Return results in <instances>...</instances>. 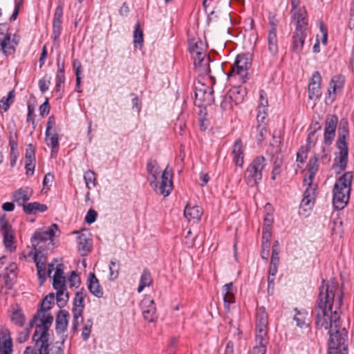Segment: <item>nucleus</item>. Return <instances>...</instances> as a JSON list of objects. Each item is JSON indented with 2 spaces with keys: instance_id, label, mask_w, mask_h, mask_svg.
I'll use <instances>...</instances> for the list:
<instances>
[{
  "instance_id": "obj_59",
  "label": "nucleus",
  "mask_w": 354,
  "mask_h": 354,
  "mask_svg": "<svg viewBox=\"0 0 354 354\" xmlns=\"http://www.w3.org/2000/svg\"><path fill=\"white\" fill-rule=\"evenodd\" d=\"M12 229L10 224L8 223V222L6 221V214L2 215L0 216V231H8Z\"/></svg>"
},
{
  "instance_id": "obj_45",
  "label": "nucleus",
  "mask_w": 354,
  "mask_h": 354,
  "mask_svg": "<svg viewBox=\"0 0 354 354\" xmlns=\"http://www.w3.org/2000/svg\"><path fill=\"white\" fill-rule=\"evenodd\" d=\"M53 288L58 291L59 290H66V277H53Z\"/></svg>"
},
{
  "instance_id": "obj_58",
  "label": "nucleus",
  "mask_w": 354,
  "mask_h": 354,
  "mask_svg": "<svg viewBox=\"0 0 354 354\" xmlns=\"http://www.w3.org/2000/svg\"><path fill=\"white\" fill-rule=\"evenodd\" d=\"M97 216V213L96 212V211H95L93 209H90L87 212V214L85 216V221L88 224H91L95 221Z\"/></svg>"
},
{
  "instance_id": "obj_20",
  "label": "nucleus",
  "mask_w": 354,
  "mask_h": 354,
  "mask_svg": "<svg viewBox=\"0 0 354 354\" xmlns=\"http://www.w3.org/2000/svg\"><path fill=\"white\" fill-rule=\"evenodd\" d=\"M69 313L66 310H60L56 315V330L57 333H64L68 326V317Z\"/></svg>"
},
{
  "instance_id": "obj_16",
  "label": "nucleus",
  "mask_w": 354,
  "mask_h": 354,
  "mask_svg": "<svg viewBox=\"0 0 354 354\" xmlns=\"http://www.w3.org/2000/svg\"><path fill=\"white\" fill-rule=\"evenodd\" d=\"M55 295L54 293H50L46 295L42 300L40 308L37 310V313L33 316L32 319L30 321V327L33 326V324L39 319L40 315L46 313L48 310L51 308V305L54 304Z\"/></svg>"
},
{
  "instance_id": "obj_22",
  "label": "nucleus",
  "mask_w": 354,
  "mask_h": 354,
  "mask_svg": "<svg viewBox=\"0 0 354 354\" xmlns=\"http://www.w3.org/2000/svg\"><path fill=\"white\" fill-rule=\"evenodd\" d=\"M270 24L272 25V28L269 31L268 37V49L271 54L274 55L278 52L276 24H274L273 22H271Z\"/></svg>"
},
{
  "instance_id": "obj_61",
  "label": "nucleus",
  "mask_w": 354,
  "mask_h": 354,
  "mask_svg": "<svg viewBox=\"0 0 354 354\" xmlns=\"http://www.w3.org/2000/svg\"><path fill=\"white\" fill-rule=\"evenodd\" d=\"M50 112V105L48 98H46L44 102L39 106V113L42 117L48 115Z\"/></svg>"
},
{
  "instance_id": "obj_53",
  "label": "nucleus",
  "mask_w": 354,
  "mask_h": 354,
  "mask_svg": "<svg viewBox=\"0 0 354 354\" xmlns=\"http://www.w3.org/2000/svg\"><path fill=\"white\" fill-rule=\"evenodd\" d=\"M30 325L29 324V327L26 328L24 331H21L19 333L17 337V342L20 344L25 342L29 337L30 329Z\"/></svg>"
},
{
  "instance_id": "obj_34",
  "label": "nucleus",
  "mask_w": 354,
  "mask_h": 354,
  "mask_svg": "<svg viewBox=\"0 0 354 354\" xmlns=\"http://www.w3.org/2000/svg\"><path fill=\"white\" fill-rule=\"evenodd\" d=\"M15 97V91H10L6 97H3L0 100V113L6 112L10 104H12Z\"/></svg>"
},
{
  "instance_id": "obj_30",
  "label": "nucleus",
  "mask_w": 354,
  "mask_h": 354,
  "mask_svg": "<svg viewBox=\"0 0 354 354\" xmlns=\"http://www.w3.org/2000/svg\"><path fill=\"white\" fill-rule=\"evenodd\" d=\"M268 315L264 307H260L257 312L256 328H268Z\"/></svg>"
},
{
  "instance_id": "obj_27",
  "label": "nucleus",
  "mask_w": 354,
  "mask_h": 354,
  "mask_svg": "<svg viewBox=\"0 0 354 354\" xmlns=\"http://www.w3.org/2000/svg\"><path fill=\"white\" fill-rule=\"evenodd\" d=\"M159 167L157 161L156 160L150 159L147 165V171L148 174L150 176L149 180L150 181V185H152L153 183L157 180V176L159 174Z\"/></svg>"
},
{
  "instance_id": "obj_7",
  "label": "nucleus",
  "mask_w": 354,
  "mask_h": 354,
  "mask_svg": "<svg viewBox=\"0 0 354 354\" xmlns=\"http://www.w3.org/2000/svg\"><path fill=\"white\" fill-rule=\"evenodd\" d=\"M250 66L251 62L249 60L248 55H238L231 71L227 74V77H238L240 82L245 83L248 80V70Z\"/></svg>"
},
{
  "instance_id": "obj_19",
  "label": "nucleus",
  "mask_w": 354,
  "mask_h": 354,
  "mask_svg": "<svg viewBox=\"0 0 354 354\" xmlns=\"http://www.w3.org/2000/svg\"><path fill=\"white\" fill-rule=\"evenodd\" d=\"M247 94L246 88L242 86H235L232 88L227 93L230 100L236 105L241 103Z\"/></svg>"
},
{
  "instance_id": "obj_55",
  "label": "nucleus",
  "mask_w": 354,
  "mask_h": 354,
  "mask_svg": "<svg viewBox=\"0 0 354 354\" xmlns=\"http://www.w3.org/2000/svg\"><path fill=\"white\" fill-rule=\"evenodd\" d=\"M68 282L70 287L78 286L80 284V278L75 271H73L68 277Z\"/></svg>"
},
{
  "instance_id": "obj_8",
  "label": "nucleus",
  "mask_w": 354,
  "mask_h": 354,
  "mask_svg": "<svg viewBox=\"0 0 354 354\" xmlns=\"http://www.w3.org/2000/svg\"><path fill=\"white\" fill-rule=\"evenodd\" d=\"M17 44L18 41H15V37L11 39L8 26L6 24H0V48L3 53L6 56L14 54Z\"/></svg>"
},
{
  "instance_id": "obj_49",
  "label": "nucleus",
  "mask_w": 354,
  "mask_h": 354,
  "mask_svg": "<svg viewBox=\"0 0 354 354\" xmlns=\"http://www.w3.org/2000/svg\"><path fill=\"white\" fill-rule=\"evenodd\" d=\"M73 324H72V330L73 332H76L78 329V326H80V323L83 321L82 314H80V313H73Z\"/></svg>"
},
{
  "instance_id": "obj_63",
  "label": "nucleus",
  "mask_w": 354,
  "mask_h": 354,
  "mask_svg": "<svg viewBox=\"0 0 354 354\" xmlns=\"http://www.w3.org/2000/svg\"><path fill=\"white\" fill-rule=\"evenodd\" d=\"M35 160H26V166H25L26 171V174L28 176H31L34 174L35 166Z\"/></svg>"
},
{
  "instance_id": "obj_64",
  "label": "nucleus",
  "mask_w": 354,
  "mask_h": 354,
  "mask_svg": "<svg viewBox=\"0 0 354 354\" xmlns=\"http://www.w3.org/2000/svg\"><path fill=\"white\" fill-rule=\"evenodd\" d=\"M232 100H230L229 96L227 95L221 103V108L223 111L230 110L232 108Z\"/></svg>"
},
{
  "instance_id": "obj_56",
  "label": "nucleus",
  "mask_w": 354,
  "mask_h": 354,
  "mask_svg": "<svg viewBox=\"0 0 354 354\" xmlns=\"http://www.w3.org/2000/svg\"><path fill=\"white\" fill-rule=\"evenodd\" d=\"M26 160H35V150L32 144H29L26 151Z\"/></svg>"
},
{
  "instance_id": "obj_12",
  "label": "nucleus",
  "mask_w": 354,
  "mask_h": 354,
  "mask_svg": "<svg viewBox=\"0 0 354 354\" xmlns=\"http://www.w3.org/2000/svg\"><path fill=\"white\" fill-rule=\"evenodd\" d=\"M144 319L149 322H153L157 319L156 308L153 299L146 296L141 301Z\"/></svg>"
},
{
  "instance_id": "obj_32",
  "label": "nucleus",
  "mask_w": 354,
  "mask_h": 354,
  "mask_svg": "<svg viewBox=\"0 0 354 354\" xmlns=\"http://www.w3.org/2000/svg\"><path fill=\"white\" fill-rule=\"evenodd\" d=\"M3 243L6 249L10 252H14L16 250V245H14L13 230L3 232Z\"/></svg>"
},
{
  "instance_id": "obj_51",
  "label": "nucleus",
  "mask_w": 354,
  "mask_h": 354,
  "mask_svg": "<svg viewBox=\"0 0 354 354\" xmlns=\"http://www.w3.org/2000/svg\"><path fill=\"white\" fill-rule=\"evenodd\" d=\"M308 178H305L304 179V183H306L308 185V187H311L315 191H316V189L317 188V185L313 184V180L315 178V174L317 172L308 171Z\"/></svg>"
},
{
  "instance_id": "obj_15",
  "label": "nucleus",
  "mask_w": 354,
  "mask_h": 354,
  "mask_svg": "<svg viewBox=\"0 0 354 354\" xmlns=\"http://www.w3.org/2000/svg\"><path fill=\"white\" fill-rule=\"evenodd\" d=\"M32 192V190L28 187H21L12 192V198L18 205L24 207L27 205L26 202L30 199Z\"/></svg>"
},
{
  "instance_id": "obj_46",
  "label": "nucleus",
  "mask_w": 354,
  "mask_h": 354,
  "mask_svg": "<svg viewBox=\"0 0 354 354\" xmlns=\"http://www.w3.org/2000/svg\"><path fill=\"white\" fill-rule=\"evenodd\" d=\"M278 265H271L268 272V288L271 286L274 288V277L277 272Z\"/></svg>"
},
{
  "instance_id": "obj_21",
  "label": "nucleus",
  "mask_w": 354,
  "mask_h": 354,
  "mask_svg": "<svg viewBox=\"0 0 354 354\" xmlns=\"http://www.w3.org/2000/svg\"><path fill=\"white\" fill-rule=\"evenodd\" d=\"M202 214L203 212L201 207L197 205L190 207L189 204L185 206L184 216L187 219V221H190L191 220H194L196 221H198L201 219Z\"/></svg>"
},
{
  "instance_id": "obj_60",
  "label": "nucleus",
  "mask_w": 354,
  "mask_h": 354,
  "mask_svg": "<svg viewBox=\"0 0 354 354\" xmlns=\"http://www.w3.org/2000/svg\"><path fill=\"white\" fill-rule=\"evenodd\" d=\"M270 243H262L261 257L265 260H268L270 254Z\"/></svg>"
},
{
  "instance_id": "obj_24",
  "label": "nucleus",
  "mask_w": 354,
  "mask_h": 354,
  "mask_svg": "<svg viewBox=\"0 0 354 354\" xmlns=\"http://www.w3.org/2000/svg\"><path fill=\"white\" fill-rule=\"evenodd\" d=\"M233 283L232 282L226 283L223 286L224 306L227 311L230 310L231 304L234 302V295L232 292Z\"/></svg>"
},
{
  "instance_id": "obj_62",
  "label": "nucleus",
  "mask_w": 354,
  "mask_h": 354,
  "mask_svg": "<svg viewBox=\"0 0 354 354\" xmlns=\"http://www.w3.org/2000/svg\"><path fill=\"white\" fill-rule=\"evenodd\" d=\"M316 132H317L316 129H313L309 132L308 138H307V145H310L312 147H314L315 145L316 142L317 140V138L316 136Z\"/></svg>"
},
{
  "instance_id": "obj_3",
  "label": "nucleus",
  "mask_w": 354,
  "mask_h": 354,
  "mask_svg": "<svg viewBox=\"0 0 354 354\" xmlns=\"http://www.w3.org/2000/svg\"><path fill=\"white\" fill-rule=\"evenodd\" d=\"M292 19L295 24V30L292 37V48L295 53H299L303 49L308 31V19L306 8L303 7L298 12H293Z\"/></svg>"
},
{
  "instance_id": "obj_35",
  "label": "nucleus",
  "mask_w": 354,
  "mask_h": 354,
  "mask_svg": "<svg viewBox=\"0 0 354 354\" xmlns=\"http://www.w3.org/2000/svg\"><path fill=\"white\" fill-rule=\"evenodd\" d=\"M345 78L343 75H335L330 83V87L333 88V94L335 95L337 92L340 91L344 86Z\"/></svg>"
},
{
  "instance_id": "obj_6",
  "label": "nucleus",
  "mask_w": 354,
  "mask_h": 354,
  "mask_svg": "<svg viewBox=\"0 0 354 354\" xmlns=\"http://www.w3.org/2000/svg\"><path fill=\"white\" fill-rule=\"evenodd\" d=\"M266 159L263 156H257L251 162L244 174L247 185L254 187L259 184L262 178V171L264 169Z\"/></svg>"
},
{
  "instance_id": "obj_17",
  "label": "nucleus",
  "mask_w": 354,
  "mask_h": 354,
  "mask_svg": "<svg viewBox=\"0 0 354 354\" xmlns=\"http://www.w3.org/2000/svg\"><path fill=\"white\" fill-rule=\"evenodd\" d=\"M316 196V191L311 187H307L300 203V209L305 212L311 209L314 205Z\"/></svg>"
},
{
  "instance_id": "obj_5",
  "label": "nucleus",
  "mask_w": 354,
  "mask_h": 354,
  "mask_svg": "<svg viewBox=\"0 0 354 354\" xmlns=\"http://www.w3.org/2000/svg\"><path fill=\"white\" fill-rule=\"evenodd\" d=\"M348 134V121L342 119L338 127V138L336 141V147L339 150V155L335 160V165L339 167L342 171L346 170L348 163V147L346 139Z\"/></svg>"
},
{
  "instance_id": "obj_37",
  "label": "nucleus",
  "mask_w": 354,
  "mask_h": 354,
  "mask_svg": "<svg viewBox=\"0 0 354 354\" xmlns=\"http://www.w3.org/2000/svg\"><path fill=\"white\" fill-rule=\"evenodd\" d=\"M256 342L259 344H268V328H256Z\"/></svg>"
},
{
  "instance_id": "obj_18",
  "label": "nucleus",
  "mask_w": 354,
  "mask_h": 354,
  "mask_svg": "<svg viewBox=\"0 0 354 354\" xmlns=\"http://www.w3.org/2000/svg\"><path fill=\"white\" fill-rule=\"evenodd\" d=\"M88 288L94 296L101 298L103 296V290L99 283V281L93 272L89 273L88 277Z\"/></svg>"
},
{
  "instance_id": "obj_14",
  "label": "nucleus",
  "mask_w": 354,
  "mask_h": 354,
  "mask_svg": "<svg viewBox=\"0 0 354 354\" xmlns=\"http://www.w3.org/2000/svg\"><path fill=\"white\" fill-rule=\"evenodd\" d=\"M321 75L315 71L310 79L308 85V97L310 100H317L321 96L320 82Z\"/></svg>"
},
{
  "instance_id": "obj_48",
  "label": "nucleus",
  "mask_w": 354,
  "mask_h": 354,
  "mask_svg": "<svg viewBox=\"0 0 354 354\" xmlns=\"http://www.w3.org/2000/svg\"><path fill=\"white\" fill-rule=\"evenodd\" d=\"M46 142L47 145L51 146L52 148H57L59 146L58 134L57 133H53L50 132V136H46Z\"/></svg>"
},
{
  "instance_id": "obj_54",
  "label": "nucleus",
  "mask_w": 354,
  "mask_h": 354,
  "mask_svg": "<svg viewBox=\"0 0 354 354\" xmlns=\"http://www.w3.org/2000/svg\"><path fill=\"white\" fill-rule=\"evenodd\" d=\"M282 164V160L280 159H276L274 162V167L272 171V179L274 180L277 175H279L281 173V166Z\"/></svg>"
},
{
  "instance_id": "obj_9",
  "label": "nucleus",
  "mask_w": 354,
  "mask_h": 354,
  "mask_svg": "<svg viewBox=\"0 0 354 354\" xmlns=\"http://www.w3.org/2000/svg\"><path fill=\"white\" fill-rule=\"evenodd\" d=\"M210 57L207 56L206 53H197V57H194V65L196 73L199 76L208 75L209 78L214 84L216 83V78L214 75H211L210 67Z\"/></svg>"
},
{
  "instance_id": "obj_13",
  "label": "nucleus",
  "mask_w": 354,
  "mask_h": 354,
  "mask_svg": "<svg viewBox=\"0 0 354 354\" xmlns=\"http://www.w3.org/2000/svg\"><path fill=\"white\" fill-rule=\"evenodd\" d=\"M63 15V8L59 5L55 11L53 23V38L54 44L59 46L58 39L62 32V20L61 18Z\"/></svg>"
},
{
  "instance_id": "obj_38",
  "label": "nucleus",
  "mask_w": 354,
  "mask_h": 354,
  "mask_svg": "<svg viewBox=\"0 0 354 354\" xmlns=\"http://www.w3.org/2000/svg\"><path fill=\"white\" fill-rule=\"evenodd\" d=\"M257 134L256 138L259 145H261L262 142L266 139L268 134L267 124L259 123L257 127Z\"/></svg>"
},
{
  "instance_id": "obj_50",
  "label": "nucleus",
  "mask_w": 354,
  "mask_h": 354,
  "mask_svg": "<svg viewBox=\"0 0 354 354\" xmlns=\"http://www.w3.org/2000/svg\"><path fill=\"white\" fill-rule=\"evenodd\" d=\"M318 156L315 155L313 158H311L308 164V171L317 172L318 170Z\"/></svg>"
},
{
  "instance_id": "obj_42",
  "label": "nucleus",
  "mask_w": 354,
  "mask_h": 354,
  "mask_svg": "<svg viewBox=\"0 0 354 354\" xmlns=\"http://www.w3.org/2000/svg\"><path fill=\"white\" fill-rule=\"evenodd\" d=\"M12 322L19 326H22L25 323V316L21 310H17L12 313L11 316Z\"/></svg>"
},
{
  "instance_id": "obj_29",
  "label": "nucleus",
  "mask_w": 354,
  "mask_h": 354,
  "mask_svg": "<svg viewBox=\"0 0 354 354\" xmlns=\"http://www.w3.org/2000/svg\"><path fill=\"white\" fill-rule=\"evenodd\" d=\"M48 239H50L45 231H36L30 240L32 250L40 249V248H37L38 245L41 243L46 242Z\"/></svg>"
},
{
  "instance_id": "obj_28",
  "label": "nucleus",
  "mask_w": 354,
  "mask_h": 354,
  "mask_svg": "<svg viewBox=\"0 0 354 354\" xmlns=\"http://www.w3.org/2000/svg\"><path fill=\"white\" fill-rule=\"evenodd\" d=\"M47 209L48 207L46 205L38 202L29 203L24 206V212L26 214H35L37 212H44Z\"/></svg>"
},
{
  "instance_id": "obj_44",
  "label": "nucleus",
  "mask_w": 354,
  "mask_h": 354,
  "mask_svg": "<svg viewBox=\"0 0 354 354\" xmlns=\"http://www.w3.org/2000/svg\"><path fill=\"white\" fill-rule=\"evenodd\" d=\"M204 46L202 41L198 40V41H196L194 44L192 43L189 44V52L194 57H197V53H205L204 52L203 46Z\"/></svg>"
},
{
  "instance_id": "obj_2",
  "label": "nucleus",
  "mask_w": 354,
  "mask_h": 354,
  "mask_svg": "<svg viewBox=\"0 0 354 354\" xmlns=\"http://www.w3.org/2000/svg\"><path fill=\"white\" fill-rule=\"evenodd\" d=\"M53 322V317L49 313H43L40 315L39 319L33 324L37 328H39V330H35L32 340L35 342V348L36 352L34 354H48V330Z\"/></svg>"
},
{
  "instance_id": "obj_40",
  "label": "nucleus",
  "mask_w": 354,
  "mask_h": 354,
  "mask_svg": "<svg viewBox=\"0 0 354 354\" xmlns=\"http://www.w3.org/2000/svg\"><path fill=\"white\" fill-rule=\"evenodd\" d=\"M56 298L57 306L62 308L66 304L69 299L68 292H67L66 290H58L56 294Z\"/></svg>"
},
{
  "instance_id": "obj_39",
  "label": "nucleus",
  "mask_w": 354,
  "mask_h": 354,
  "mask_svg": "<svg viewBox=\"0 0 354 354\" xmlns=\"http://www.w3.org/2000/svg\"><path fill=\"white\" fill-rule=\"evenodd\" d=\"M143 41V32L140 28V23L138 22L135 26V30L133 32V43L136 46L138 45L142 46Z\"/></svg>"
},
{
  "instance_id": "obj_25",
  "label": "nucleus",
  "mask_w": 354,
  "mask_h": 354,
  "mask_svg": "<svg viewBox=\"0 0 354 354\" xmlns=\"http://www.w3.org/2000/svg\"><path fill=\"white\" fill-rule=\"evenodd\" d=\"M232 154L234 161L237 166L241 167L243 164V150L241 139H237L233 146Z\"/></svg>"
},
{
  "instance_id": "obj_31",
  "label": "nucleus",
  "mask_w": 354,
  "mask_h": 354,
  "mask_svg": "<svg viewBox=\"0 0 354 354\" xmlns=\"http://www.w3.org/2000/svg\"><path fill=\"white\" fill-rule=\"evenodd\" d=\"M153 279L151 272L147 268H145L142 273L140 285L138 288V292H141L145 287H149L151 285Z\"/></svg>"
},
{
  "instance_id": "obj_4",
  "label": "nucleus",
  "mask_w": 354,
  "mask_h": 354,
  "mask_svg": "<svg viewBox=\"0 0 354 354\" xmlns=\"http://www.w3.org/2000/svg\"><path fill=\"white\" fill-rule=\"evenodd\" d=\"M353 173H344L336 181L333 187V203L335 209H342L348 203L351 190Z\"/></svg>"
},
{
  "instance_id": "obj_23",
  "label": "nucleus",
  "mask_w": 354,
  "mask_h": 354,
  "mask_svg": "<svg viewBox=\"0 0 354 354\" xmlns=\"http://www.w3.org/2000/svg\"><path fill=\"white\" fill-rule=\"evenodd\" d=\"M86 297V294L84 292L83 290L80 291H77L75 293V298L73 299V309L72 313H80V314L83 313L84 309V299Z\"/></svg>"
},
{
  "instance_id": "obj_26",
  "label": "nucleus",
  "mask_w": 354,
  "mask_h": 354,
  "mask_svg": "<svg viewBox=\"0 0 354 354\" xmlns=\"http://www.w3.org/2000/svg\"><path fill=\"white\" fill-rule=\"evenodd\" d=\"M296 312L294 316V320L297 322V326L301 328H308L309 326V319L308 318V312L305 310H298L295 308Z\"/></svg>"
},
{
  "instance_id": "obj_10",
  "label": "nucleus",
  "mask_w": 354,
  "mask_h": 354,
  "mask_svg": "<svg viewBox=\"0 0 354 354\" xmlns=\"http://www.w3.org/2000/svg\"><path fill=\"white\" fill-rule=\"evenodd\" d=\"M338 123L336 115H328L325 120L324 142L326 145H330L335 136V131Z\"/></svg>"
},
{
  "instance_id": "obj_11",
  "label": "nucleus",
  "mask_w": 354,
  "mask_h": 354,
  "mask_svg": "<svg viewBox=\"0 0 354 354\" xmlns=\"http://www.w3.org/2000/svg\"><path fill=\"white\" fill-rule=\"evenodd\" d=\"M13 343L10 330L6 327L0 330V354H12Z\"/></svg>"
},
{
  "instance_id": "obj_47",
  "label": "nucleus",
  "mask_w": 354,
  "mask_h": 354,
  "mask_svg": "<svg viewBox=\"0 0 354 354\" xmlns=\"http://www.w3.org/2000/svg\"><path fill=\"white\" fill-rule=\"evenodd\" d=\"M210 64L211 71H212L214 74L217 76H223L225 74V71L223 67V64L219 62H211Z\"/></svg>"
},
{
  "instance_id": "obj_41",
  "label": "nucleus",
  "mask_w": 354,
  "mask_h": 354,
  "mask_svg": "<svg viewBox=\"0 0 354 354\" xmlns=\"http://www.w3.org/2000/svg\"><path fill=\"white\" fill-rule=\"evenodd\" d=\"M84 178L86 183V187L88 189H91L93 187H95L96 185V177L95 174L91 171L88 170L85 172Z\"/></svg>"
},
{
  "instance_id": "obj_1",
  "label": "nucleus",
  "mask_w": 354,
  "mask_h": 354,
  "mask_svg": "<svg viewBox=\"0 0 354 354\" xmlns=\"http://www.w3.org/2000/svg\"><path fill=\"white\" fill-rule=\"evenodd\" d=\"M334 288L322 279L317 300L315 326L317 329H328V354H348V331L342 327L338 312L343 304V293L335 299Z\"/></svg>"
},
{
  "instance_id": "obj_36",
  "label": "nucleus",
  "mask_w": 354,
  "mask_h": 354,
  "mask_svg": "<svg viewBox=\"0 0 354 354\" xmlns=\"http://www.w3.org/2000/svg\"><path fill=\"white\" fill-rule=\"evenodd\" d=\"M77 248L79 251L88 252L91 251V245L88 243L87 237L84 234H81L77 237Z\"/></svg>"
},
{
  "instance_id": "obj_43",
  "label": "nucleus",
  "mask_w": 354,
  "mask_h": 354,
  "mask_svg": "<svg viewBox=\"0 0 354 354\" xmlns=\"http://www.w3.org/2000/svg\"><path fill=\"white\" fill-rule=\"evenodd\" d=\"M33 259H34V261L35 262V264H36L39 278L41 279V282L42 283L44 282V281L46 279V277H45L46 263L41 261V260L37 261V257H34Z\"/></svg>"
},
{
  "instance_id": "obj_52",
  "label": "nucleus",
  "mask_w": 354,
  "mask_h": 354,
  "mask_svg": "<svg viewBox=\"0 0 354 354\" xmlns=\"http://www.w3.org/2000/svg\"><path fill=\"white\" fill-rule=\"evenodd\" d=\"M110 277L111 279H115L119 274L120 266L115 261H111L110 263Z\"/></svg>"
},
{
  "instance_id": "obj_33",
  "label": "nucleus",
  "mask_w": 354,
  "mask_h": 354,
  "mask_svg": "<svg viewBox=\"0 0 354 354\" xmlns=\"http://www.w3.org/2000/svg\"><path fill=\"white\" fill-rule=\"evenodd\" d=\"M153 184L154 191L159 194L164 195L165 196H169L171 191L173 189L172 183H166V181H161L159 187H158V185L156 182Z\"/></svg>"
},
{
  "instance_id": "obj_57",
  "label": "nucleus",
  "mask_w": 354,
  "mask_h": 354,
  "mask_svg": "<svg viewBox=\"0 0 354 354\" xmlns=\"http://www.w3.org/2000/svg\"><path fill=\"white\" fill-rule=\"evenodd\" d=\"M171 177L172 169L170 168L169 166H167L162 174L161 181H166V183H172V180L171 179Z\"/></svg>"
}]
</instances>
